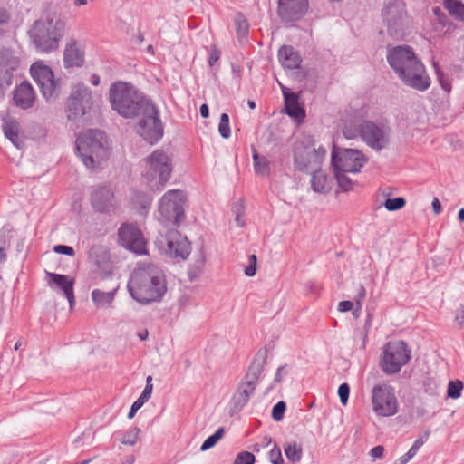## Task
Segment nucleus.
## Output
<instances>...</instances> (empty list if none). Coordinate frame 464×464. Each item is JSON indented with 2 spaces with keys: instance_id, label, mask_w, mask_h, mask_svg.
I'll return each instance as SVG.
<instances>
[{
  "instance_id": "nucleus-1",
  "label": "nucleus",
  "mask_w": 464,
  "mask_h": 464,
  "mask_svg": "<svg viewBox=\"0 0 464 464\" xmlns=\"http://www.w3.org/2000/svg\"><path fill=\"white\" fill-rule=\"evenodd\" d=\"M386 58L389 65L405 85L419 92L429 89L430 78L411 46L398 45L390 48Z\"/></svg>"
},
{
  "instance_id": "nucleus-2",
  "label": "nucleus",
  "mask_w": 464,
  "mask_h": 464,
  "mask_svg": "<svg viewBox=\"0 0 464 464\" xmlns=\"http://www.w3.org/2000/svg\"><path fill=\"white\" fill-rule=\"evenodd\" d=\"M127 288L131 297L141 304L160 301L167 291L161 271L153 265L135 269Z\"/></svg>"
},
{
  "instance_id": "nucleus-3",
  "label": "nucleus",
  "mask_w": 464,
  "mask_h": 464,
  "mask_svg": "<svg viewBox=\"0 0 464 464\" xmlns=\"http://www.w3.org/2000/svg\"><path fill=\"white\" fill-rule=\"evenodd\" d=\"M109 102L112 110L126 119H133L140 116L145 104L151 102L150 99L139 92L132 84L117 82L111 85L109 90Z\"/></svg>"
},
{
  "instance_id": "nucleus-4",
  "label": "nucleus",
  "mask_w": 464,
  "mask_h": 464,
  "mask_svg": "<svg viewBox=\"0 0 464 464\" xmlns=\"http://www.w3.org/2000/svg\"><path fill=\"white\" fill-rule=\"evenodd\" d=\"M266 358L267 351L266 349H260L256 352L246 373L238 383L237 388L230 400L229 412L231 416L241 411L248 403L264 371L265 364L266 363Z\"/></svg>"
},
{
  "instance_id": "nucleus-5",
  "label": "nucleus",
  "mask_w": 464,
  "mask_h": 464,
  "mask_svg": "<svg viewBox=\"0 0 464 464\" xmlns=\"http://www.w3.org/2000/svg\"><path fill=\"white\" fill-rule=\"evenodd\" d=\"M105 132L100 130H87L76 139L75 150L82 163L94 169L109 157Z\"/></svg>"
},
{
  "instance_id": "nucleus-6",
  "label": "nucleus",
  "mask_w": 464,
  "mask_h": 464,
  "mask_svg": "<svg viewBox=\"0 0 464 464\" xmlns=\"http://www.w3.org/2000/svg\"><path fill=\"white\" fill-rule=\"evenodd\" d=\"M65 32V22L58 15H48L46 21H35L29 31L35 49L43 53H49L58 49L59 42Z\"/></svg>"
},
{
  "instance_id": "nucleus-7",
  "label": "nucleus",
  "mask_w": 464,
  "mask_h": 464,
  "mask_svg": "<svg viewBox=\"0 0 464 464\" xmlns=\"http://www.w3.org/2000/svg\"><path fill=\"white\" fill-rule=\"evenodd\" d=\"M382 23L387 34L396 41H403L411 33L412 18L404 0H388L382 9Z\"/></svg>"
},
{
  "instance_id": "nucleus-8",
  "label": "nucleus",
  "mask_w": 464,
  "mask_h": 464,
  "mask_svg": "<svg viewBox=\"0 0 464 464\" xmlns=\"http://www.w3.org/2000/svg\"><path fill=\"white\" fill-rule=\"evenodd\" d=\"M146 168L142 173L150 187L160 189L169 179L172 172L171 159L161 150H157L145 159Z\"/></svg>"
},
{
  "instance_id": "nucleus-9",
  "label": "nucleus",
  "mask_w": 464,
  "mask_h": 464,
  "mask_svg": "<svg viewBox=\"0 0 464 464\" xmlns=\"http://www.w3.org/2000/svg\"><path fill=\"white\" fill-rule=\"evenodd\" d=\"M137 123V133L149 144L158 143L164 135V125L159 108L150 102L145 104Z\"/></svg>"
},
{
  "instance_id": "nucleus-10",
  "label": "nucleus",
  "mask_w": 464,
  "mask_h": 464,
  "mask_svg": "<svg viewBox=\"0 0 464 464\" xmlns=\"http://www.w3.org/2000/svg\"><path fill=\"white\" fill-rule=\"evenodd\" d=\"M30 74L47 102H53L58 99L62 93L63 81L55 78L50 66L35 62L30 67Z\"/></svg>"
},
{
  "instance_id": "nucleus-11",
  "label": "nucleus",
  "mask_w": 464,
  "mask_h": 464,
  "mask_svg": "<svg viewBox=\"0 0 464 464\" xmlns=\"http://www.w3.org/2000/svg\"><path fill=\"white\" fill-rule=\"evenodd\" d=\"M411 352L404 341L389 342L383 348L381 360L382 371L389 375L397 373L408 363Z\"/></svg>"
},
{
  "instance_id": "nucleus-12",
  "label": "nucleus",
  "mask_w": 464,
  "mask_h": 464,
  "mask_svg": "<svg viewBox=\"0 0 464 464\" xmlns=\"http://www.w3.org/2000/svg\"><path fill=\"white\" fill-rule=\"evenodd\" d=\"M362 140L372 150L381 151L391 142L392 128L383 122L364 120L359 127Z\"/></svg>"
},
{
  "instance_id": "nucleus-13",
  "label": "nucleus",
  "mask_w": 464,
  "mask_h": 464,
  "mask_svg": "<svg viewBox=\"0 0 464 464\" xmlns=\"http://www.w3.org/2000/svg\"><path fill=\"white\" fill-rule=\"evenodd\" d=\"M159 212L163 222L179 227L184 218L183 192L179 189L167 191L160 200Z\"/></svg>"
},
{
  "instance_id": "nucleus-14",
  "label": "nucleus",
  "mask_w": 464,
  "mask_h": 464,
  "mask_svg": "<svg viewBox=\"0 0 464 464\" xmlns=\"http://www.w3.org/2000/svg\"><path fill=\"white\" fill-rule=\"evenodd\" d=\"M367 162L365 155L355 149H342L334 144L331 155L333 169L358 173Z\"/></svg>"
},
{
  "instance_id": "nucleus-15",
  "label": "nucleus",
  "mask_w": 464,
  "mask_h": 464,
  "mask_svg": "<svg viewBox=\"0 0 464 464\" xmlns=\"http://www.w3.org/2000/svg\"><path fill=\"white\" fill-rule=\"evenodd\" d=\"M372 406L377 415L393 416L398 412V401L394 389L387 384L375 385L372 389Z\"/></svg>"
},
{
  "instance_id": "nucleus-16",
  "label": "nucleus",
  "mask_w": 464,
  "mask_h": 464,
  "mask_svg": "<svg viewBox=\"0 0 464 464\" xmlns=\"http://www.w3.org/2000/svg\"><path fill=\"white\" fill-rule=\"evenodd\" d=\"M92 208L99 213L111 214L117 208V199L110 184L93 186L90 193Z\"/></svg>"
},
{
  "instance_id": "nucleus-17",
  "label": "nucleus",
  "mask_w": 464,
  "mask_h": 464,
  "mask_svg": "<svg viewBox=\"0 0 464 464\" xmlns=\"http://www.w3.org/2000/svg\"><path fill=\"white\" fill-rule=\"evenodd\" d=\"M92 104V92L87 86L79 83L68 99V119L77 121L83 116Z\"/></svg>"
},
{
  "instance_id": "nucleus-18",
  "label": "nucleus",
  "mask_w": 464,
  "mask_h": 464,
  "mask_svg": "<svg viewBox=\"0 0 464 464\" xmlns=\"http://www.w3.org/2000/svg\"><path fill=\"white\" fill-rule=\"evenodd\" d=\"M118 235L125 248L137 255L146 254V241L137 226L122 224L119 228Z\"/></svg>"
},
{
  "instance_id": "nucleus-19",
  "label": "nucleus",
  "mask_w": 464,
  "mask_h": 464,
  "mask_svg": "<svg viewBox=\"0 0 464 464\" xmlns=\"http://www.w3.org/2000/svg\"><path fill=\"white\" fill-rule=\"evenodd\" d=\"M277 4V14L284 23L302 20L309 8L308 0H278Z\"/></svg>"
},
{
  "instance_id": "nucleus-20",
  "label": "nucleus",
  "mask_w": 464,
  "mask_h": 464,
  "mask_svg": "<svg viewBox=\"0 0 464 464\" xmlns=\"http://www.w3.org/2000/svg\"><path fill=\"white\" fill-rule=\"evenodd\" d=\"M294 165L297 170L304 173L314 172L321 168L318 156L303 144V139L295 144Z\"/></svg>"
},
{
  "instance_id": "nucleus-21",
  "label": "nucleus",
  "mask_w": 464,
  "mask_h": 464,
  "mask_svg": "<svg viewBox=\"0 0 464 464\" xmlns=\"http://www.w3.org/2000/svg\"><path fill=\"white\" fill-rule=\"evenodd\" d=\"M166 253L172 258L185 260L188 257L191 246L188 238L178 230H169L166 235Z\"/></svg>"
},
{
  "instance_id": "nucleus-22",
  "label": "nucleus",
  "mask_w": 464,
  "mask_h": 464,
  "mask_svg": "<svg viewBox=\"0 0 464 464\" xmlns=\"http://www.w3.org/2000/svg\"><path fill=\"white\" fill-rule=\"evenodd\" d=\"M13 99L17 107L27 110L33 107L36 94L31 83L24 81L14 88Z\"/></svg>"
},
{
  "instance_id": "nucleus-23",
  "label": "nucleus",
  "mask_w": 464,
  "mask_h": 464,
  "mask_svg": "<svg viewBox=\"0 0 464 464\" xmlns=\"http://www.w3.org/2000/svg\"><path fill=\"white\" fill-rule=\"evenodd\" d=\"M282 92L285 103L284 111L298 121H304L305 118V111L299 103V95L296 92L289 91V89L285 86H282Z\"/></svg>"
},
{
  "instance_id": "nucleus-24",
  "label": "nucleus",
  "mask_w": 464,
  "mask_h": 464,
  "mask_svg": "<svg viewBox=\"0 0 464 464\" xmlns=\"http://www.w3.org/2000/svg\"><path fill=\"white\" fill-rule=\"evenodd\" d=\"M89 261L102 272L108 274L111 271L110 253L102 245H93L88 251Z\"/></svg>"
},
{
  "instance_id": "nucleus-25",
  "label": "nucleus",
  "mask_w": 464,
  "mask_h": 464,
  "mask_svg": "<svg viewBox=\"0 0 464 464\" xmlns=\"http://www.w3.org/2000/svg\"><path fill=\"white\" fill-rule=\"evenodd\" d=\"M47 276L50 279L49 285L51 286L54 285L63 291L69 302L70 308L72 309L75 305V296L73 293L74 280L68 276L61 274L48 273Z\"/></svg>"
},
{
  "instance_id": "nucleus-26",
  "label": "nucleus",
  "mask_w": 464,
  "mask_h": 464,
  "mask_svg": "<svg viewBox=\"0 0 464 464\" xmlns=\"http://www.w3.org/2000/svg\"><path fill=\"white\" fill-rule=\"evenodd\" d=\"M84 63V54L77 47V41L71 39L63 51V63L65 68L81 67Z\"/></svg>"
},
{
  "instance_id": "nucleus-27",
  "label": "nucleus",
  "mask_w": 464,
  "mask_h": 464,
  "mask_svg": "<svg viewBox=\"0 0 464 464\" xmlns=\"http://www.w3.org/2000/svg\"><path fill=\"white\" fill-rule=\"evenodd\" d=\"M278 60L285 69H297L302 63V57L291 45H283L278 50Z\"/></svg>"
},
{
  "instance_id": "nucleus-28",
  "label": "nucleus",
  "mask_w": 464,
  "mask_h": 464,
  "mask_svg": "<svg viewBox=\"0 0 464 464\" xmlns=\"http://www.w3.org/2000/svg\"><path fill=\"white\" fill-rule=\"evenodd\" d=\"M5 136L17 148L24 147V139L20 135V124L13 118L5 119L3 122Z\"/></svg>"
},
{
  "instance_id": "nucleus-29",
  "label": "nucleus",
  "mask_w": 464,
  "mask_h": 464,
  "mask_svg": "<svg viewBox=\"0 0 464 464\" xmlns=\"http://www.w3.org/2000/svg\"><path fill=\"white\" fill-rule=\"evenodd\" d=\"M151 203L152 198L150 195L140 190H133L130 197V204L140 216L147 215Z\"/></svg>"
},
{
  "instance_id": "nucleus-30",
  "label": "nucleus",
  "mask_w": 464,
  "mask_h": 464,
  "mask_svg": "<svg viewBox=\"0 0 464 464\" xmlns=\"http://www.w3.org/2000/svg\"><path fill=\"white\" fill-rule=\"evenodd\" d=\"M117 288L108 292L96 288L92 292V299L98 307L110 306L114 300Z\"/></svg>"
},
{
  "instance_id": "nucleus-31",
  "label": "nucleus",
  "mask_w": 464,
  "mask_h": 464,
  "mask_svg": "<svg viewBox=\"0 0 464 464\" xmlns=\"http://www.w3.org/2000/svg\"><path fill=\"white\" fill-rule=\"evenodd\" d=\"M254 169L257 175L268 177L270 175V161L266 157L259 155L256 149L252 147Z\"/></svg>"
},
{
  "instance_id": "nucleus-32",
  "label": "nucleus",
  "mask_w": 464,
  "mask_h": 464,
  "mask_svg": "<svg viewBox=\"0 0 464 464\" xmlns=\"http://www.w3.org/2000/svg\"><path fill=\"white\" fill-rule=\"evenodd\" d=\"M312 175L311 185L315 192L325 193L328 191L327 177L323 173L321 168L314 172H309Z\"/></svg>"
},
{
  "instance_id": "nucleus-33",
  "label": "nucleus",
  "mask_w": 464,
  "mask_h": 464,
  "mask_svg": "<svg viewBox=\"0 0 464 464\" xmlns=\"http://www.w3.org/2000/svg\"><path fill=\"white\" fill-rule=\"evenodd\" d=\"M19 64V60L14 56L9 49L3 48L0 50V67L1 70L5 68L6 72L9 70H15Z\"/></svg>"
},
{
  "instance_id": "nucleus-34",
  "label": "nucleus",
  "mask_w": 464,
  "mask_h": 464,
  "mask_svg": "<svg viewBox=\"0 0 464 464\" xmlns=\"http://www.w3.org/2000/svg\"><path fill=\"white\" fill-rule=\"evenodd\" d=\"M13 227L10 225H5L0 229V263L6 259L5 249L10 246Z\"/></svg>"
},
{
  "instance_id": "nucleus-35",
  "label": "nucleus",
  "mask_w": 464,
  "mask_h": 464,
  "mask_svg": "<svg viewBox=\"0 0 464 464\" xmlns=\"http://www.w3.org/2000/svg\"><path fill=\"white\" fill-rule=\"evenodd\" d=\"M443 4L452 17L464 22V4L457 0H444Z\"/></svg>"
},
{
  "instance_id": "nucleus-36",
  "label": "nucleus",
  "mask_w": 464,
  "mask_h": 464,
  "mask_svg": "<svg viewBox=\"0 0 464 464\" xmlns=\"http://www.w3.org/2000/svg\"><path fill=\"white\" fill-rule=\"evenodd\" d=\"M205 265V256L202 251V247L193 265H191L188 270V276L190 282L196 280L203 272Z\"/></svg>"
},
{
  "instance_id": "nucleus-37",
  "label": "nucleus",
  "mask_w": 464,
  "mask_h": 464,
  "mask_svg": "<svg viewBox=\"0 0 464 464\" xmlns=\"http://www.w3.org/2000/svg\"><path fill=\"white\" fill-rule=\"evenodd\" d=\"M284 450L289 461L296 463L302 459L303 449L301 445H298L295 441L285 443Z\"/></svg>"
},
{
  "instance_id": "nucleus-38",
  "label": "nucleus",
  "mask_w": 464,
  "mask_h": 464,
  "mask_svg": "<svg viewBox=\"0 0 464 464\" xmlns=\"http://www.w3.org/2000/svg\"><path fill=\"white\" fill-rule=\"evenodd\" d=\"M236 33L237 37L241 40L246 38L249 32V24L246 17L242 13H237L234 18Z\"/></svg>"
},
{
  "instance_id": "nucleus-39",
  "label": "nucleus",
  "mask_w": 464,
  "mask_h": 464,
  "mask_svg": "<svg viewBox=\"0 0 464 464\" xmlns=\"http://www.w3.org/2000/svg\"><path fill=\"white\" fill-rule=\"evenodd\" d=\"M303 144H305L306 145V148L309 149V150H312L313 153L314 152L316 154V156H318V160H319V164L320 166L322 165V162H323V160L326 154V150L325 148H324L323 146H319L317 149L314 148L315 146V140L314 139L308 135V136H304L303 138Z\"/></svg>"
},
{
  "instance_id": "nucleus-40",
  "label": "nucleus",
  "mask_w": 464,
  "mask_h": 464,
  "mask_svg": "<svg viewBox=\"0 0 464 464\" xmlns=\"http://www.w3.org/2000/svg\"><path fill=\"white\" fill-rule=\"evenodd\" d=\"M225 429L223 427L218 428L214 434L208 437L200 447L201 451H207L213 448L224 436Z\"/></svg>"
},
{
  "instance_id": "nucleus-41",
  "label": "nucleus",
  "mask_w": 464,
  "mask_h": 464,
  "mask_svg": "<svg viewBox=\"0 0 464 464\" xmlns=\"http://www.w3.org/2000/svg\"><path fill=\"white\" fill-rule=\"evenodd\" d=\"M334 178L337 180L338 186L342 188L343 191H350L353 189V180L346 176L348 172H344L343 170L333 169Z\"/></svg>"
},
{
  "instance_id": "nucleus-42",
  "label": "nucleus",
  "mask_w": 464,
  "mask_h": 464,
  "mask_svg": "<svg viewBox=\"0 0 464 464\" xmlns=\"http://www.w3.org/2000/svg\"><path fill=\"white\" fill-rule=\"evenodd\" d=\"M140 428L132 427L129 430L122 432L120 440L124 445L133 446L139 440Z\"/></svg>"
},
{
  "instance_id": "nucleus-43",
  "label": "nucleus",
  "mask_w": 464,
  "mask_h": 464,
  "mask_svg": "<svg viewBox=\"0 0 464 464\" xmlns=\"http://www.w3.org/2000/svg\"><path fill=\"white\" fill-rule=\"evenodd\" d=\"M432 65H433V68H434V71H435V73L437 76V80L439 81L441 88L445 92H450V89H451V83H450L449 77L444 74V72H442V70L440 69V67L439 66V63L437 62H433Z\"/></svg>"
},
{
  "instance_id": "nucleus-44",
  "label": "nucleus",
  "mask_w": 464,
  "mask_h": 464,
  "mask_svg": "<svg viewBox=\"0 0 464 464\" xmlns=\"http://www.w3.org/2000/svg\"><path fill=\"white\" fill-rule=\"evenodd\" d=\"M463 382L459 380L450 381L448 384L447 396L451 399H458L461 395Z\"/></svg>"
},
{
  "instance_id": "nucleus-45",
  "label": "nucleus",
  "mask_w": 464,
  "mask_h": 464,
  "mask_svg": "<svg viewBox=\"0 0 464 464\" xmlns=\"http://www.w3.org/2000/svg\"><path fill=\"white\" fill-rule=\"evenodd\" d=\"M218 131L222 138L228 139L231 135L229 126V116L227 113H222L218 124Z\"/></svg>"
},
{
  "instance_id": "nucleus-46",
  "label": "nucleus",
  "mask_w": 464,
  "mask_h": 464,
  "mask_svg": "<svg viewBox=\"0 0 464 464\" xmlns=\"http://www.w3.org/2000/svg\"><path fill=\"white\" fill-rule=\"evenodd\" d=\"M405 204V199L401 197H398L394 198H387L384 202V207L389 211H396L402 208Z\"/></svg>"
},
{
  "instance_id": "nucleus-47",
  "label": "nucleus",
  "mask_w": 464,
  "mask_h": 464,
  "mask_svg": "<svg viewBox=\"0 0 464 464\" xmlns=\"http://www.w3.org/2000/svg\"><path fill=\"white\" fill-rule=\"evenodd\" d=\"M232 212L235 215V221L237 222V225L240 227H243L245 226V220H244V215H245V206L241 203H237L233 208Z\"/></svg>"
},
{
  "instance_id": "nucleus-48",
  "label": "nucleus",
  "mask_w": 464,
  "mask_h": 464,
  "mask_svg": "<svg viewBox=\"0 0 464 464\" xmlns=\"http://www.w3.org/2000/svg\"><path fill=\"white\" fill-rule=\"evenodd\" d=\"M255 462L256 457L249 451L239 452L234 460V464H255Z\"/></svg>"
},
{
  "instance_id": "nucleus-49",
  "label": "nucleus",
  "mask_w": 464,
  "mask_h": 464,
  "mask_svg": "<svg viewBox=\"0 0 464 464\" xmlns=\"http://www.w3.org/2000/svg\"><path fill=\"white\" fill-rule=\"evenodd\" d=\"M286 410V403L283 401L276 403L272 409V418L276 421H280L283 420L285 412Z\"/></svg>"
},
{
  "instance_id": "nucleus-50",
  "label": "nucleus",
  "mask_w": 464,
  "mask_h": 464,
  "mask_svg": "<svg viewBox=\"0 0 464 464\" xmlns=\"http://www.w3.org/2000/svg\"><path fill=\"white\" fill-rule=\"evenodd\" d=\"M269 460L272 464H284L281 450L276 444L269 452Z\"/></svg>"
},
{
  "instance_id": "nucleus-51",
  "label": "nucleus",
  "mask_w": 464,
  "mask_h": 464,
  "mask_svg": "<svg viewBox=\"0 0 464 464\" xmlns=\"http://www.w3.org/2000/svg\"><path fill=\"white\" fill-rule=\"evenodd\" d=\"M338 395L340 397L341 403L345 406L347 404L350 395V386L348 383L343 382L338 388Z\"/></svg>"
},
{
  "instance_id": "nucleus-52",
  "label": "nucleus",
  "mask_w": 464,
  "mask_h": 464,
  "mask_svg": "<svg viewBox=\"0 0 464 464\" xmlns=\"http://www.w3.org/2000/svg\"><path fill=\"white\" fill-rule=\"evenodd\" d=\"M249 264L245 268V275L246 276H254L256 273V264H257V258L256 255H250L248 257Z\"/></svg>"
},
{
  "instance_id": "nucleus-53",
  "label": "nucleus",
  "mask_w": 464,
  "mask_h": 464,
  "mask_svg": "<svg viewBox=\"0 0 464 464\" xmlns=\"http://www.w3.org/2000/svg\"><path fill=\"white\" fill-rule=\"evenodd\" d=\"M152 389H153L152 377L150 375L146 379V385H145V388H144L142 393L140 394V398L145 401H148L149 399L151 397Z\"/></svg>"
},
{
  "instance_id": "nucleus-54",
  "label": "nucleus",
  "mask_w": 464,
  "mask_h": 464,
  "mask_svg": "<svg viewBox=\"0 0 464 464\" xmlns=\"http://www.w3.org/2000/svg\"><path fill=\"white\" fill-rule=\"evenodd\" d=\"M53 251L56 254L66 255L69 256H73L75 255L73 247L67 245H56L53 246Z\"/></svg>"
},
{
  "instance_id": "nucleus-55",
  "label": "nucleus",
  "mask_w": 464,
  "mask_h": 464,
  "mask_svg": "<svg viewBox=\"0 0 464 464\" xmlns=\"http://www.w3.org/2000/svg\"><path fill=\"white\" fill-rule=\"evenodd\" d=\"M424 389L427 393L430 395H436L438 394V383L437 382L432 378H428L424 382Z\"/></svg>"
},
{
  "instance_id": "nucleus-56",
  "label": "nucleus",
  "mask_w": 464,
  "mask_h": 464,
  "mask_svg": "<svg viewBox=\"0 0 464 464\" xmlns=\"http://www.w3.org/2000/svg\"><path fill=\"white\" fill-rule=\"evenodd\" d=\"M145 402V401L139 397L131 405L130 410L129 411L128 413V418L132 419L135 416L136 412L143 406Z\"/></svg>"
},
{
  "instance_id": "nucleus-57",
  "label": "nucleus",
  "mask_w": 464,
  "mask_h": 464,
  "mask_svg": "<svg viewBox=\"0 0 464 464\" xmlns=\"http://www.w3.org/2000/svg\"><path fill=\"white\" fill-rule=\"evenodd\" d=\"M220 51L218 49L217 46L213 45L210 49V53L208 57V64L209 66H213L216 62H218L220 58Z\"/></svg>"
},
{
  "instance_id": "nucleus-58",
  "label": "nucleus",
  "mask_w": 464,
  "mask_h": 464,
  "mask_svg": "<svg viewBox=\"0 0 464 464\" xmlns=\"http://www.w3.org/2000/svg\"><path fill=\"white\" fill-rule=\"evenodd\" d=\"M430 435V431H425L422 435H420L412 444L411 447L415 448L416 450H419L422 445L424 444V441L428 440Z\"/></svg>"
},
{
  "instance_id": "nucleus-59",
  "label": "nucleus",
  "mask_w": 464,
  "mask_h": 464,
  "mask_svg": "<svg viewBox=\"0 0 464 464\" xmlns=\"http://www.w3.org/2000/svg\"><path fill=\"white\" fill-rule=\"evenodd\" d=\"M455 321L459 328H464V307H460L456 311Z\"/></svg>"
},
{
  "instance_id": "nucleus-60",
  "label": "nucleus",
  "mask_w": 464,
  "mask_h": 464,
  "mask_svg": "<svg viewBox=\"0 0 464 464\" xmlns=\"http://www.w3.org/2000/svg\"><path fill=\"white\" fill-rule=\"evenodd\" d=\"M353 302L348 301V300L341 301L338 304V310L343 313L351 311L353 309Z\"/></svg>"
},
{
  "instance_id": "nucleus-61",
  "label": "nucleus",
  "mask_w": 464,
  "mask_h": 464,
  "mask_svg": "<svg viewBox=\"0 0 464 464\" xmlns=\"http://www.w3.org/2000/svg\"><path fill=\"white\" fill-rule=\"evenodd\" d=\"M366 296L365 288L361 285L360 289L356 298V304L358 305V309H362V302L364 300Z\"/></svg>"
},
{
  "instance_id": "nucleus-62",
  "label": "nucleus",
  "mask_w": 464,
  "mask_h": 464,
  "mask_svg": "<svg viewBox=\"0 0 464 464\" xmlns=\"http://www.w3.org/2000/svg\"><path fill=\"white\" fill-rule=\"evenodd\" d=\"M384 452V448L382 445L375 446L371 450V456L373 458H382Z\"/></svg>"
},
{
  "instance_id": "nucleus-63",
  "label": "nucleus",
  "mask_w": 464,
  "mask_h": 464,
  "mask_svg": "<svg viewBox=\"0 0 464 464\" xmlns=\"http://www.w3.org/2000/svg\"><path fill=\"white\" fill-rule=\"evenodd\" d=\"M286 373L287 372L285 371V365L280 366L276 372L274 382H280L283 379V376L285 375Z\"/></svg>"
},
{
  "instance_id": "nucleus-64",
  "label": "nucleus",
  "mask_w": 464,
  "mask_h": 464,
  "mask_svg": "<svg viewBox=\"0 0 464 464\" xmlns=\"http://www.w3.org/2000/svg\"><path fill=\"white\" fill-rule=\"evenodd\" d=\"M431 205H432V209L435 214H440L441 212L442 207H441V204H440L439 198H434Z\"/></svg>"
}]
</instances>
